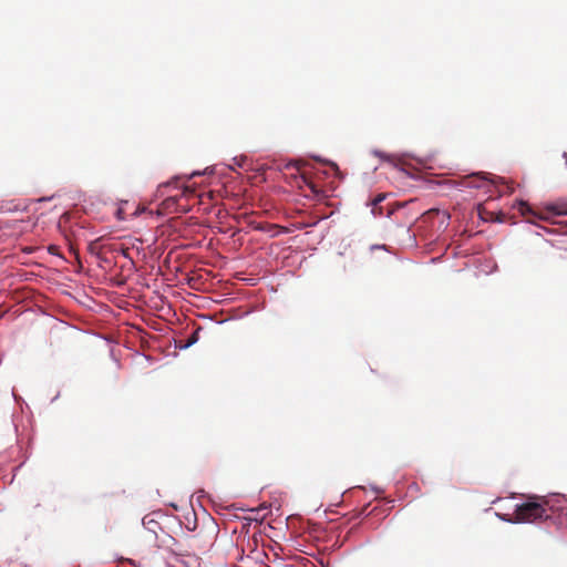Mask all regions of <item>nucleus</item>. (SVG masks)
Here are the masks:
<instances>
[{
  "instance_id": "2",
  "label": "nucleus",
  "mask_w": 567,
  "mask_h": 567,
  "mask_svg": "<svg viewBox=\"0 0 567 567\" xmlns=\"http://www.w3.org/2000/svg\"><path fill=\"white\" fill-rule=\"evenodd\" d=\"M517 205L522 215H529L538 220L549 221L553 224L556 223V217L567 216V203H550L539 209L533 208L524 200L517 202Z\"/></svg>"
},
{
  "instance_id": "13",
  "label": "nucleus",
  "mask_w": 567,
  "mask_h": 567,
  "mask_svg": "<svg viewBox=\"0 0 567 567\" xmlns=\"http://www.w3.org/2000/svg\"><path fill=\"white\" fill-rule=\"evenodd\" d=\"M405 231L410 236V233H411L410 228H406Z\"/></svg>"
},
{
  "instance_id": "5",
  "label": "nucleus",
  "mask_w": 567,
  "mask_h": 567,
  "mask_svg": "<svg viewBox=\"0 0 567 567\" xmlns=\"http://www.w3.org/2000/svg\"><path fill=\"white\" fill-rule=\"evenodd\" d=\"M233 162L234 165H229V168L235 171L236 167H244L245 163L247 162V158L245 156L234 157Z\"/></svg>"
},
{
  "instance_id": "7",
  "label": "nucleus",
  "mask_w": 567,
  "mask_h": 567,
  "mask_svg": "<svg viewBox=\"0 0 567 567\" xmlns=\"http://www.w3.org/2000/svg\"><path fill=\"white\" fill-rule=\"evenodd\" d=\"M198 341V337H197V331H195L189 338L188 340L186 341L185 344L183 346H179L181 349H187L189 347H192L193 344H195L196 342Z\"/></svg>"
},
{
  "instance_id": "8",
  "label": "nucleus",
  "mask_w": 567,
  "mask_h": 567,
  "mask_svg": "<svg viewBox=\"0 0 567 567\" xmlns=\"http://www.w3.org/2000/svg\"><path fill=\"white\" fill-rule=\"evenodd\" d=\"M286 168H298V162L297 161H290L285 165Z\"/></svg>"
},
{
  "instance_id": "11",
  "label": "nucleus",
  "mask_w": 567,
  "mask_h": 567,
  "mask_svg": "<svg viewBox=\"0 0 567 567\" xmlns=\"http://www.w3.org/2000/svg\"><path fill=\"white\" fill-rule=\"evenodd\" d=\"M374 153H375V155H378V156H380V157H382V158H385V157H386V155H385V154H383V153H381V152H374Z\"/></svg>"
},
{
  "instance_id": "10",
  "label": "nucleus",
  "mask_w": 567,
  "mask_h": 567,
  "mask_svg": "<svg viewBox=\"0 0 567 567\" xmlns=\"http://www.w3.org/2000/svg\"><path fill=\"white\" fill-rule=\"evenodd\" d=\"M208 169H209V168H206L204 172H198V171L193 172V173L189 175V178H193L194 176H198V175H202V174H207V171H208Z\"/></svg>"
},
{
  "instance_id": "1",
  "label": "nucleus",
  "mask_w": 567,
  "mask_h": 567,
  "mask_svg": "<svg viewBox=\"0 0 567 567\" xmlns=\"http://www.w3.org/2000/svg\"><path fill=\"white\" fill-rule=\"evenodd\" d=\"M548 504V501H545L544 504L529 501L526 503L517 504L513 515L497 514V516L502 520L512 524L535 523L537 520L547 519L550 517V515L547 513V509L545 508V505Z\"/></svg>"
},
{
  "instance_id": "9",
  "label": "nucleus",
  "mask_w": 567,
  "mask_h": 567,
  "mask_svg": "<svg viewBox=\"0 0 567 567\" xmlns=\"http://www.w3.org/2000/svg\"><path fill=\"white\" fill-rule=\"evenodd\" d=\"M442 217H443L442 223L445 224V226H447L449 219H450V215L444 212V213H442Z\"/></svg>"
},
{
  "instance_id": "6",
  "label": "nucleus",
  "mask_w": 567,
  "mask_h": 567,
  "mask_svg": "<svg viewBox=\"0 0 567 567\" xmlns=\"http://www.w3.org/2000/svg\"><path fill=\"white\" fill-rule=\"evenodd\" d=\"M295 179H296V185L298 187H303V185H307V186H310L311 189H313V186L308 182L307 177L303 176V175H299V176H295Z\"/></svg>"
},
{
  "instance_id": "3",
  "label": "nucleus",
  "mask_w": 567,
  "mask_h": 567,
  "mask_svg": "<svg viewBox=\"0 0 567 567\" xmlns=\"http://www.w3.org/2000/svg\"><path fill=\"white\" fill-rule=\"evenodd\" d=\"M385 194H378L370 203H368L369 206H371V214L373 217H381L384 215L383 207L380 206V204L385 199Z\"/></svg>"
},
{
  "instance_id": "4",
  "label": "nucleus",
  "mask_w": 567,
  "mask_h": 567,
  "mask_svg": "<svg viewBox=\"0 0 567 567\" xmlns=\"http://www.w3.org/2000/svg\"><path fill=\"white\" fill-rule=\"evenodd\" d=\"M485 183H486L485 176L474 174L465 181V186L470 187V188H481L484 186Z\"/></svg>"
},
{
  "instance_id": "12",
  "label": "nucleus",
  "mask_w": 567,
  "mask_h": 567,
  "mask_svg": "<svg viewBox=\"0 0 567 567\" xmlns=\"http://www.w3.org/2000/svg\"><path fill=\"white\" fill-rule=\"evenodd\" d=\"M392 213H393V210L389 209L388 213H386V217H390Z\"/></svg>"
}]
</instances>
